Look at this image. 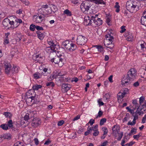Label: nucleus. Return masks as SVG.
Here are the masks:
<instances>
[{
  "mask_svg": "<svg viewBox=\"0 0 146 146\" xmlns=\"http://www.w3.org/2000/svg\"><path fill=\"white\" fill-rule=\"evenodd\" d=\"M137 71L134 68H131L129 70L126 75H125L122 78L121 84L126 86L131 84L136 78Z\"/></svg>",
  "mask_w": 146,
  "mask_h": 146,
  "instance_id": "1",
  "label": "nucleus"
},
{
  "mask_svg": "<svg viewBox=\"0 0 146 146\" xmlns=\"http://www.w3.org/2000/svg\"><path fill=\"white\" fill-rule=\"evenodd\" d=\"M126 7L127 9L131 13L135 12L139 9V6L135 1L129 0L126 3Z\"/></svg>",
  "mask_w": 146,
  "mask_h": 146,
  "instance_id": "2",
  "label": "nucleus"
},
{
  "mask_svg": "<svg viewBox=\"0 0 146 146\" xmlns=\"http://www.w3.org/2000/svg\"><path fill=\"white\" fill-rule=\"evenodd\" d=\"M87 40V38L84 36L79 35L77 38V43L79 45H84L86 43Z\"/></svg>",
  "mask_w": 146,
  "mask_h": 146,
  "instance_id": "3",
  "label": "nucleus"
},
{
  "mask_svg": "<svg viewBox=\"0 0 146 146\" xmlns=\"http://www.w3.org/2000/svg\"><path fill=\"white\" fill-rule=\"evenodd\" d=\"M41 15L38 14V16L35 15L33 16L34 20L36 23H41L44 19L45 16L43 13H41Z\"/></svg>",
  "mask_w": 146,
  "mask_h": 146,
  "instance_id": "4",
  "label": "nucleus"
},
{
  "mask_svg": "<svg viewBox=\"0 0 146 146\" xmlns=\"http://www.w3.org/2000/svg\"><path fill=\"white\" fill-rule=\"evenodd\" d=\"M41 123V121L39 118H35L32 120L31 125L33 127H36L40 125Z\"/></svg>",
  "mask_w": 146,
  "mask_h": 146,
  "instance_id": "5",
  "label": "nucleus"
},
{
  "mask_svg": "<svg viewBox=\"0 0 146 146\" xmlns=\"http://www.w3.org/2000/svg\"><path fill=\"white\" fill-rule=\"evenodd\" d=\"M5 72L6 74H9L11 71V66L9 63H5L4 66Z\"/></svg>",
  "mask_w": 146,
  "mask_h": 146,
  "instance_id": "6",
  "label": "nucleus"
},
{
  "mask_svg": "<svg viewBox=\"0 0 146 146\" xmlns=\"http://www.w3.org/2000/svg\"><path fill=\"white\" fill-rule=\"evenodd\" d=\"M105 37L106 38L105 41H104V42H108V41L109 42V43H112L113 42V40L114 39V38L111 36V35L110 34H107L105 35Z\"/></svg>",
  "mask_w": 146,
  "mask_h": 146,
  "instance_id": "7",
  "label": "nucleus"
},
{
  "mask_svg": "<svg viewBox=\"0 0 146 146\" xmlns=\"http://www.w3.org/2000/svg\"><path fill=\"white\" fill-rule=\"evenodd\" d=\"M62 91L64 92H67L71 88L70 85L67 84H62Z\"/></svg>",
  "mask_w": 146,
  "mask_h": 146,
  "instance_id": "8",
  "label": "nucleus"
},
{
  "mask_svg": "<svg viewBox=\"0 0 146 146\" xmlns=\"http://www.w3.org/2000/svg\"><path fill=\"white\" fill-rule=\"evenodd\" d=\"M43 14L45 16L51 14L52 13V9L50 7H49L47 9H43Z\"/></svg>",
  "mask_w": 146,
  "mask_h": 146,
  "instance_id": "9",
  "label": "nucleus"
},
{
  "mask_svg": "<svg viewBox=\"0 0 146 146\" xmlns=\"http://www.w3.org/2000/svg\"><path fill=\"white\" fill-rule=\"evenodd\" d=\"M46 51L48 53H50L53 52H56V50L55 47L49 46L46 47L45 48Z\"/></svg>",
  "mask_w": 146,
  "mask_h": 146,
  "instance_id": "10",
  "label": "nucleus"
},
{
  "mask_svg": "<svg viewBox=\"0 0 146 146\" xmlns=\"http://www.w3.org/2000/svg\"><path fill=\"white\" fill-rule=\"evenodd\" d=\"M134 118L132 122H131L130 121H129L127 123L128 125H135L136 123V120L138 119V116L137 115H134Z\"/></svg>",
  "mask_w": 146,
  "mask_h": 146,
  "instance_id": "11",
  "label": "nucleus"
},
{
  "mask_svg": "<svg viewBox=\"0 0 146 146\" xmlns=\"http://www.w3.org/2000/svg\"><path fill=\"white\" fill-rule=\"evenodd\" d=\"M31 90H29L26 93V96L25 97V99L27 102H32L31 98H30V95H29L31 93Z\"/></svg>",
  "mask_w": 146,
  "mask_h": 146,
  "instance_id": "12",
  "label": "nucleus"
},
{
  "mask_svg": "<svg viewBox=\"0 0 146 146\" xmlns=\"http://www.w3.org/2000/svg\"><path fill=\"white\" fill-rule=\"evenodd\" d=\"M94 21V23L95 24V27H96V25L97 26H99L102 25L103 23V21L101 20L99 18H97V19H96V20H95Z\"/></svg>",
  "mask_w": 146,
  "mask_h": 146,
  "instance_id": "13",
  "label": "nucleus"
},
{
  "mask_svg": "<svg viewBox=\"0 0 146 146\" xmlns=\"http://www.w3.org/2000/svg\"><path fill=\"white\" fill-rule=\"evenodd\" d=\"M1 137L4 139H7L10 140L11 139V135L9 133H5L2 135Z\"/></svg>",
  "mask_w": 146,
  "mask_h": 146,
  "instance_id": "14",
  "label": "nucleus"
},
{
  "mask_svg": "<svg viewBox=\"0 0 146 146\" xmlns=\"http://www.w3.org/2000/svg\"><path fill=\"white\" fill-rule=\"evenodd\" d=\"M104 44L107 48H109L111 49H112L114 46V44L113 43H111L106 42L104 43Z\"/></svg>",
  "mask_w": 146,
  "mask_h": 146,
  "instance_id": "15",
  "label": "nucleus"
},
{
  "mask_svg": "<svg viewBox=\"0 0 146 146\" xmlns=\"http://www.w3.org/2000/svg\"><path fill=\"white\" fill-rule=\"evenodd\" d=\"M32 114H33L32 112ZM33 115H31V112H30L29 113H27L26 115L24 117V119L25 120L27 121L30 119V118H31L32 117H33Z\"/></svg>",
  "mask_w": 146,
  "mask_h": 146,
  "instance_id": "16",
  "label": "nucleus"
},
{
  "mask_svg": "<svg viewBox=\"0 0 146 146\" xmlns=\"http://www.w3.org/2000/svg\"><path fill=\"white\" fill-rule=\"evenodd\" d=\"M129 33L128 32L126 33L125 36L126 37V39L129 41H131L133 39V36L129 34Z\"/></svg>",
  "mask_w": 146,
  "mask_h": 146,
  "instance_id": "17",
  "label": "nucleus"
},
{
  "mask_svg": "<svg viewBox=\"0 0 146 146\" xmlns=\"http://www.w3.org/2000/svg\"><path fill=\"white\" fill-rule=\"evenodd\" d=\"M36 33L37 34V36L38 38L41 40H42L44 37V34L42 33H41L40 31H37Z\"/></svg>",
  "mask_w": 146,
  "mask_h": 146,
  "instance_id": "18",
  "label": "nucleus"
},
{
  "mask_svg": "<svg viewBox=\"0 0 146 146\" xmlns=\"http://www.w3.org/2000/svg\"><path fill=\"white\" fill-rule=\"evenodd\" d=\"M9 22V19L7 18L5 19L3 21V24L5 27H7Z\"/></svg>",
  "mask_w": 146,
  "mask_h": 146,
  "instance_id": "19",
  "label": "nucleus"
},
{
  "mask_svg": "<svg viewBox=\"0 0 146 146\" xmlns=\"http://www.w3.org/2000/svg\"><path fill=\"white\" fill-rule=\"evenodd\" d=\"M90 19L89 17L88 16L87 17H86V19H85L84 21V24L86 26L91 25L90 23Z\"/></svg>",
  "mask_w": 146,
  "mask_h": 146,
  "instance_id": "20",
  "label": "nucleus"
},
{
  "mask_svg": "<svg viewBox=\"0 0 146 146\" xmlns=\"http://www.w3.org/2000/svg\"><path fill=\"white\" fill-rule=\"evenodd\" d=\"M3 115H4L6 117L10 119L11 118L12 116V114L10 112H5L3 113Z\"/></svg>",
  "mask_w": 146,
  "mask_h": 146,
  "instance_id": "21",
  "label": "nucleus"
},
{
  "mask_svg": "<svg viewBox=\"0 0 146 146\" xmlns=\"http://www.w3.org/2000/svg\"><path fill=\"white\" fill-rule=\"evenodd\" d=\"M141 23L142 25L146 26V16H143L141 17Z\"/></svg>",
  "mask_w": 146,
  "mask_h": 146,
  "instance_id": "22",
  "label": "nucleus"
},
{
  "mask_svg": "<svg viewBox=\"0 0 146 146\" xmlns=\"http://www.w3.org/2000/svg\"><path fill=\"white\" fill-rule=\"evenodd\" d=\"M112 130L113 133H118V132L119 131V129L117 128V126L115 125H114L112 127Z\"/></svg>",
  "mask_w": 146,
  "mask_h": 146,
  "instance_id": "23",
  "label": "nucleus"
},
{
  "mask_svg": "<svg viewBox=\"0 0 146 146\" xmlns=\"http://www.w3.org/2000/svg\"><path fill=\"white\" fill-rule=\"evenodd\" d=\"M50 8L51 9L52 12H53L54 13L58 10V9L56 6L52 4Z\"/></svg>",
  "mask_w": 146,
  "mask_h": 146,
  "instance_id": "24",
  "label": "nucleus"
},
{
  "mask_svg": "<svg viewBox=\"0 0 146 146\" xmlns=\"http://www.w3.org/2000/svg\"><path fill=\"white\" fill-rule=\"evenodd\" d=\"M18 72V68L17 67L13 66L12 68L11 72L13 74H15Z\"/></svg>",
  "mask_w": 146,
  "mask_h": 146,
  "instance_id": "25",
  "label": "nucleus"
},
{
  "mask_svg": "<svg viewBox=\"0 0 146 146\" xmlns=\"http://www.w3.org/2000/svg\"><path fill=\"white\" fill-rule=\"evenodd\" d=\"M34 78L37 79L41 77V75L38 72H36L33 75Z\"/></svg>",
  "mask_w": 146,
  "mask_h": 146,
  "instance_id": "26",
  "label": "nucleus"
},
{
  "mask_svg": "<svg viewBox=\"0 0 146 146\" xmlns=\"http://www.w3.org/2000/svg\"><path fill=\"white\" fill-rule=\"evenodd\" d=\"M0 127L5 130H7L9 129L8 126L6 123L2 124L0 125Z\"/></svg>",
  "mask_w": 146,
  "mask_h": 146,
  "instance_id": "27",
  "label": "nucleus"
},
{
  "mask_svg": "<svg viewBox=\"0 0 146 146\" xmlns=\"http://www.w3.org/2000/svg\"><path fill=\"white\" fill-rule=\"evenodd\" d=\"M9 24L11 25H13V26L12 27L13 29L16 28L19 25H15L16 23H15V21H14L13 20L10 21L9 20Z\"/></svg>",
  "mask_w": 146,
  "mask_h": 146,
  "instance_id": "28",
  "label": "nucleus"
},
{
  "mask_svg": "<svg viewBox=\"0 0 146 146\" xmlns=\"http://www.w3.org/2000/svg\"><path fill=\"white\" fill-rule=\"evenodd\" d=\"M83 6L84 9H85L84 12H86V11H88L89 10L90 6L86 4V3H85L83 4V5H82Z\"/></svg>",
  "mask_w": 146,
  "mask_h": 146,
  "instance_id": "29",
  "label": "nucleus"
},
{
  "mask_svg": "<svg viewBox=\"0 0 146 146\" xmlns=\"http://www.w3.org/2000/svg\"><path fill=\"white\" fill-rule=\"evenodd\" d=\"M42 86L41 85L36 84L33 86V88L34 90H38L42 88Z\"/></svg>",
  "mask_w": 146,
  "mask_h": 146,
  "instance_id": "30",
  "label": "nucleus"
},
{
  "mask_svg": "<svg viewBox=\"0 0 146 146\" xmlns=\"http://www.w3.org/2000/svg\"><path fill=\"white\" fill-rule=\"evenodd\" d=\"M71 47H70V51H72L76 50L77 48L76 46L73 44L71 43Z\"/></svg>",
  "mask_w": 146,
  "mask_h": 146,
  "instance_id": "31",
  "label": "nucleus"
},
{
  "mask_svg": "<svg viewBox=\"0 0 146 146\" xmlns=\"http://www.w3.org/2000/svg\"><path fill=\"white\" fill-rule=\"evenodd\" d=\"M59 76V74L56 72H54L51 75L50 77L52 79L56 78V77Z\"/></svg>",
  "mask_w": 146,
  "mask_h": 146,
  "instance_id": "32",
  "label": "nucleus"
},
{
  "mask_svg": "<svg viewBox=\"0 0 146 146\" xmlns=\"http://www.w3.org/2000/svg\"><path fill=\"white\" fill-rule=\"evenodd\" d=\"M64 14L68 16H71L72 15L71 12L68 9H66L64 11Z\"/></svg>",
  "mask_w": 146,
  "mask_h": 146,
  "instance_id": "33",
  "label": "nucleus"
},
{
  "mask_svg": "<svg viewBox=\"0 0 146 146\" xmlns=\"http://www.w3.org/2000/svg\"><path fill=\"white\" fill-rule=\"evenodd\" d=\"M94 46L98 50V51L100 52H102L103 51V48L101 45H95Z\"/></svg>",
  "mask_w": 146,
  "mask_h": 146,
  "instance_id": "34",
  "label": "nucleus"
},
{
  "mask_svg": "<svg viewBox=\"0 0 146 146\" xmlns=\"http://www.w3.org/2000/svg\"><path fill=\"white\" fill-rule=\"evenodd\" d=\"M7 125L8 126V127H9L11 128H12L13 127V122L12 120H9L7 123Z\"/></svg>",
  "mask_w": 146,
  "mask_h": 146,
  "instance_id": "35",
  "label": "nucleus"
},
{
  "mask_svg": "<svg viewBox=\"0 0 146 146\" xmlns=\"http://www.w3.org/2000/svg\"><path fill=\"white\" fill-rule=\"evenodd\" d=\"M47 42L48 44L50 46L55 47L56 46L52 40H48Z\"/></svg>",
  "mask_w": 146,
  "mask_h": 146,
  "instance_id": "36",
  "label": "nucleus"
},
{
  "mask_svg": "<svg viewBox=\"0 0 146 146\" xmlns=\"http://www.w3.org/2000/svg\"><path fill=\"white\" fill-rule=\"evenodd\" d=\"M93 1H95L96 4H105V3L103 0H93Z\"/></svg>",
  "mask_w": 146,
  "mask_h": 146,
  "instance_id": "37",
  "label": "nucleus"
},
{
  "mask_svg": "<svg viewBox=\"0 0 146 146\" xmlns=\"http://www.w3.org/2000/svg\"><path fill=\"white\" fill-rule=\"evenodd\" d=\"M36 26L34 24H31L29 28L30 30L32 31H34L35 29H36Z\"/></svg>",
  "mask_w": 146,
  "mask_h": 146,
  "instance_id": "38",
  "label": "nucleus"
},
{
  "mask_svg": "<svg viewBox=\"0 0 146 146\" xmlns=\"http://www.w3.org/2000/svg\"><path fill=\"white\" fill-rule=\"evenodd\" d=\"M43 70L44 72V73H42V74L43 75H44V76H46L47 74H49L50 72L49 70H48V71H47L48 70L47 68H44L43 69Z\"/></svg>",
  "mask_w": 146,
  "mask_h": 146,
  "instance_id": "39",
  "label": "nucleus"
},
{
  "mask_svg": "<svg viewBox=\"0 0 146 146\" xmlns=\"http://www.w3.org/2000/svg\"><path fill=\"white\" fill-rule=\"evenodd\" d=\"M120 6L119 5V3L117 2L115 3V7L116 8L115 11L116 12L118 13L119 11Z\"/></svg>",
  "mask_w": 146,
  "mask_h": 146,
  "instance_id": "40",
  "label": "nucleus"
},
{
  "mask_svg": "<svg viewBox=\"0 0 146 146\" xmlns=\"http://www.w3.org/2000/svg\"><path fill=\"white\" fill-rule=\"evenodd\" d=\"M46 86H49L50 88H53L54 86V83L52 82H48L46 84Z\"/></svg>",
  "mask_w": 146,
  "mask_h": 146,
  "instance_id": "41",
  "label": "nucleus"
},
{
  "mask_svg": "<svg viewBox=\"0 0 146 146\" xmlns=\"http://www.w3.org/2000/svg\"><path fill=\"white\" fill-rule=\"evenodd\" d=\"M118 99V100H120L123 98L124 96L122 93L121 92H119L117 94Z\"/></svg>",
  "mask_w": 146,
  "mask_h": 146,
  "instance_id": "42",
  "label": "nucleus"
},
{
  "mask_svg": "<svg viewBox=\"0 0 146 146\" xmlns=\"http://www.w3.org/2000/svg\"><path fill=\"white\" fill-rule=\"evenodd\" d=\"M126 109L128 110V111L131 114L133 115L134 114V112L133 109H131L129 108V107H127L126 108Z\"/></svg>",
  "mask_w": 146,
  "mask_h": 146,
  "instance_id": "43",
  "label": "nucleus"
},
{
  "mask_svg": "<svg viewBox=\"0 0 146 146\" xmlns=\"http://www.w3.org/2000/svg\"><path fill=\"white\" fill-rule=\"evenodd\" d=\"M106 119L105 118H103L101 119L100 121V125H104V123L106 122Z\"/></svg>",
  "mask_w": 146,
  "mask_h": 146,
  "instance_id": "44",
  "label": "nucleus"
},
{
  "mask_svg": "<svg viewBox=\"0 0 146 146\" xmlns=\"http://www.w3.org/2000/svg\"><path fill=\"white\" fill-rule=\"evenodd\" d=\"M119 137L117 139V140L118 141H120L121 140V139L122 138V136L123 135V132H121V134L118 133Z\"/></svg>",
  "mask_w": 146,
  "mask_h": 146,
  "instance_id": "45",
  "label": "nucleus"
},
{
  "mask_svg": "<svg viewBox=\"0 0 146 146\" xmlns=\"http://www.w3.org/2000/svg\"><path fill=\"white\" fill-rule=\"evenodd\" d=\"M145 97L143 96H141L139 99V102L140 105L145 100Z\"/></svg>",
  "mask_w": 146,
  "mask_h": 146,
  "instance_id": "46",
  "label": "nucleus"
},
{
  "mask_svg": "<svg viewBox=\"0 0 146 146\" xmlns=\"http://www.w3.org/2000/svg\"><path fill=\"white\" fill-rule=\"evenodd\" d=\"M102 129L104 131V135H106L107 134L108 132V130L106 127H103L102 128Z\"/></svg>",
  "mask_w": 146,
  "mask_h": 146,
  "instance_id": "47",
  "label": "nucleus"
},
{
  "mask_svg": "<svg viewBox=\"0 0 146 146\" xmlns=\"http://www.w3.org/2000/svg\"><path fill=\"white\" fill-rule=\"evenodd\" d=\"M102 99L101 98L99 99L98 101V102L99 105V106H103L104 104V103L102 101Z\"/></svg>",
  "mask_w": 146,
  "mask_h": 146,
  "instance_id": "48",
  "label": "nucleus"
},
{
  "mask_svg": "<svg viewBox=\"0 0 146 146\" xmlns=\"http://www.w3.org/2000/svg\"><path fill=\"white\" fill-rule=\"evenodd\" d=\"M110 96L108 93H106L104 95L103 97L106 100H107L110 98Z\"/></svg>",
  "mask_w": 146,
  "mask_h": 146,
  "instance_id": "49",
  "label": "nucleus"
},
{
  "mask_svg": "<svg viewBox=\"0 0 146 146\" xmlns=\"http://www.w3.org/2000/svg\"><path fill=\"white\" fill-rule=\"evenodd\" d=\"M137 129L135 128L132 127L130 131L131 133L135 134L136 133Z\"/></svg>",
  "mask_w": 146,
  "mask_h": 146,
  "instance_id": "50",
  "label": "nucleus"
},
{
  "mask_svg": "<svg viewBox=\"0 0 146 146\" xmlns=\"http://www.w3.org/2000/svg\"><path fill=\"white\" fill-rule=\"evenodd\" d=\"M141 111V110H140V106H139L137 108V110L135 112L136 114H138L139 115H140V111Z\"/></svg>",
  "mask_w": 146,
  "mask_h": 146,
  "instance_id": "51",
  "label": "nucleus"
},
{
  "mask_svg": "<svg viewBox=\"0 0 146 146\" xmlns=\"http://www.w3.org/2000/svg\"><path fill=\"white\" fill-rule=\"evenodd\" d=\"M90 23L91 24V26L93 25V26H95V24L94 23V22H95V20H94V19H90Z\"/></svg>",
  "mask_w": 146,
  "mask_h": 146,
  "instance_id": "52",
  "label": "nucleus"
},
{
  "mask_svg": "<svg viewBox=\"0 0 146 146\" xmlns=\"http://www.w3.org/2000/svg\"><path fill=\"white\" fill-rule=\"evenodd\" d=\"M49 7H48V5H43L42 6V7L41 9H42V10L43 11V9H47Z\"/></svg>",
  "mask_w": 146,
  "mask_h": 146,
  "instance_id": "53",
  "label": "nucleus"
},
{
  "mask_svg": "<svg viewBox=\"0 0 146 146\" xmlns=\"http://www.w3.org/2000/svg\"><path fill=\"white\" fill-rule=\"evenodd\" d=\"M59 59L58 57H56L55 58V61L54 62L55 64H59Z\"/></svg>",
  "mask_w": 146,
  "mask_h": 146,
  "instance_id": "54",
  "label": "nucleus"
},
{
  "mask_svg": "<svg viewBox=\"0 0 146 146\" xmlns=\"http://www.w3.org/2000/svg\"><path fill=\"white\" fill-rule=\"evenodd\" d=\"M140 110H142L144 109H146V105L145 104H143L141 106H140Z\"/></svg>",
  "mask_w": 146,
  "mask_h": 146,
  "instance_id": "55",
  "label": "nucleus"
},
{
  "mask_svg": "<svg viewBox=\"0 0 146 146\" xmlns=\"http://www.w3.org/2000/svg\"><path fill=\"white\" fill-rule=\"evenodd\" d=\"M95 122V120L92 119H91L89 121L88 123L90 124V125H92Z\"/></svg>",
  "mask_w": 146,
  "mask_h": 146,
  "instance_id": "56",
  "label": "nucleus"
},
{
  "mask_svg": "<svg viewBox=\"0 0 146 146\" xmlns=\"http://www.w3.org/2000/svg\"><path fill=\"white\" fill-rule=\"evenodd\" d=\"M125 26H122L121 27V30L120 31V33H123L125 31L126 29L125 28Z\"/></svg>",
  "mask_w": 146,
  "mask_h": 146,
  "instance_id": "57",
  "label": "nucleus"
},
{
  "mask_svg": "<svg viewBox=\"0 0 146 146\" xmlns=\"http://www.w3.org/2000/svg\"><path fill=\"white\" fill-rule=\"evenodd\" d=\"M22 22V20L20 19H17L15 21V23L17 24V23H21Z\"/></svg>",
  "mask_w": 146,
  "mask_h": 146,
  "instance_id": "58",
  "label": "nucleus"
},
{
  "mask_svg": "<svg viewBox=\"0 0 146 146\" xmlns=\"http://www.w3.org/2000/svg\"><path fill=\"white\" fill-rule=\"evenodd\" d=\"M22 143V142H18V143H15L14 146H23L21 144Z\"/></svg>",
  "mask_w": 146,
  "mask_h": 146,
  "instance_id": "59",
  "label": "nucleus"
},
{
  "mask_svg": "<svg viewBox=\"0 0 146 146\" xmlns=\"http://www.w3.org/2000/svg\"><path fill=\"white\" fill-rule=\"evenodd\" d=\"M36 29L37 30L39 31H42L43 30V29L42 27H40L38 26H36Z\"/></svg>",
  "mask_w": 146,
  "mask_h": 146,
  "instance_id": "60",
  "label": "nucleus"
},
{
  "mask_svg": "<svg viewBox=\"0 0 146 146\" xmlns=\"http://www.w3.org/2000/svg\"><path fill=\"white\" fill-rule=\"evenodd\" d=\"M141 136V135L140 134H139L137 135H134L133 136V137L134 138L136 139H138Z\"/></svg>",
  "mask_w": 146,
  "mask_h": 146,
  "instance_id": "61",
  "label": "nucleus"
},
{
  "mask_svg": "<svg viewBox=\"0 0 146 146\" xmlns=\"http://www.w3.org/2000/svg\"><path fill=\"white\" fill-rule=\"evenodd\" d=\"M51 143V141L49 139H47L44 143V145H48Z\"/></svg>",
  "mask_w": 146,
  "mask_h": 146,
  "instance_id": "62",
  "label": "nucleus"
},
{
  "mask_svg": "<svg viewBox=\"0 0 146 146\" xmlns=\"http://www.w3.org/2000/svg\"><path fill=\"white\" fill-rule=\"evenodd\" d=\"M94 132L93 133V135L95 136H97L99 134V132L98 130L96 131H94Z\"/></svg>",
  "mask_w": 146,
  "mask_h": 146,
  "instance_id": "63",
  "label": "nucleus"
},
{
  "mask_svg": "<svg viewBox=\"0 0 146 146\" xmlns=\"http://www.w3.org/2000/svg\"><path fill=\"white\" fill-rule=\"evenodd\" d=\"M145 120H146V114L143 118L141 123H145Z\"/></svg>",
  "mask_w": 146,
  "mask_h": 146,
  "instance_id": "64",
  "label": "nucleus"
}]
</instances>
